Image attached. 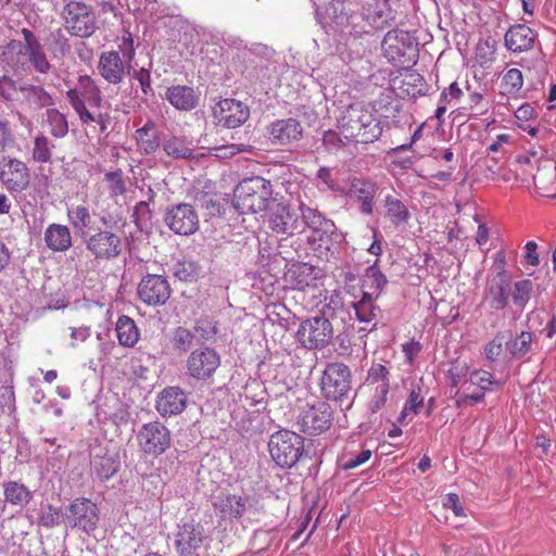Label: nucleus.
<instances>
[{
  "mask_svg": "<svg viewBox=\"0 0 556 556\" xmlns=\"http://www.w3.org/2000/svg\"><path fill=\"white\" fill-rule=\"evenodd\" d=\"M303 231L307 228L311 233L307 236V243L313 248L318 257H327L332 253V248L341 240V235L333 220L327 218L317 208L311 207L301 202L299 205Z\"/></svg>",
  "mask_w": 556,
  "mask_h": 556,
  "instance_id": "nucleus-1",
  "label": "nucleus"
},
{
  "mask_svg": "<svg viewBox=\"0 0 556 556\" xmlns=\"http://www.w3.org/2000/svg\"><path fill=\"white\" fill-rule=\"evenodd\" d=\"M274 201L271 182L261 176L244 178L233 190V207L240 214L268 211Z\"/></svg>",
  "mask_w": 556,
  "mask_h": 556,
  "instance_id": "nucleus-2",
  "label": "nucleus"
},
{
  "mask_svg": "<svg viewBox=\"0 0 556 556\" xmlns=\"http://www.w3.org/2000/svg\"><path fill=\"white\" fill-rule=\"evenodd\" d=\"M339 123L344 138L356 143H371L382 134L380 121L358 104L349 105Z\"/></svg>",
  "mask_w": 556,
  "mask_h": 556,
  "instance_id": "nucleus-3",
  "label": "nucleus"
},
{
  "mask_svg": "<svg viewBox=\"0 0 556 556\" xmlns=\"http://www.w3.org/2000/svg\"><path fill=\"white\" fill-rule=\"evenodd\" d=\"M381 47L388 62L399 67H410L419 55L417 38L403 29L389 30L384 35Z\"/></svg>",
  "mask_w": 556,
  "mask_h": 556,
  "instance_id": "nucleus-4",
  "label": "nucleus"
},
{
  "mask_svg": "<svg viewBox=\"0 0 556 556\" xmlns=\"http://www.w3.org/2000/svg\"><path fill=\"white\" fill-rule=\"evenodd\" d=\"M327 17L340 31L358 36L365 33L364 3L361 0H329Z\"/></svg>",
  "mask_w": 556,
  "mask_h": 556,
  "instance_id": "nucleus-5",
  "label": "nucleus"
},
{
  "mask_svg": "<svg viewBox=\"0 0 556 556\" xmlns=\"http://www.w3.org/2000/svg\"><path fill=\"white\" fill-rule=\"evenodd\" d=\"M268 451L277 466L292 468L304 452V439L294 431L282 429L270 435Z\"/></svg>",
  "mask_w": 556,
  "mask_h": 556,
  "instance_id": "nucleus-6",
  "label": "nucleus"
},
{
  "mask_svg": "<svg viewBox=\"0 0 556 556\" xmlns=\"http://www.w3.org/2000/svg\"><path fill=\"white\" fill-rule=\"evenodd\" d=\"M63 521L72 530L92 535L100 522V509L87 497H76L63 511Z\"/></svg>",
  "mask_w": 556,
  "mask_h": 556,
  "instance_id": "nucleus-7",
  "label": "nucleus"
},
{
  "mask_svg": "<svg viewBox=\"0 0 556 556\" xmlns=\"http://www.w3.org/2000/svg\"><path fill=\"white\" fill-rule=\"evenodd\" d=\"M332 338V324L320 314L301 321L296 331L298 342L307 350H321L331 343Z\"/></svg>",
  "mask_w": 556,
  "mask_h": 556,
  "instance_id": "nucleus-8",
  "label": "nucleus"
},
{
  "mask_svg": "<svg viewBox=\"0 0 556 556\" xmlns=\"http://www.w3.org/2000/svg\"><path fill=\"white\" fill-rule=\"evenodd\" d=\"M141 453L157 457L168 451L173 444L170 430L160 420L143 424L136 435Z\"/></svg>",
  "mask_w": 556,
  "mask_h": 556,
  "instance_id": "nucleus-9",
  "label": "nucleus"
},
{
  "mask_svg": "<svg viewBox=\"0 0 556 556\" xmlns=\"http://www.w3.org/2000/svg\"><path fill=\"white\" fill-rule=\"evenodd\" d=\"M352 388V374L348 365L339 362L326 365L320 379L321 394L328 401H341Z\"/></svg>",
  "mask_w": 556,
  "mask_h": 556,
  "instance_id": "nucleus-10",
  "label": "nucleus"
},
{
  "mask_svg": "<svg viewBox=\"0 0 556 556\" xmlns=\"http://www.w3.org/2000/svg\"><path fill=\"white\" fill-rule=\"evenodd\" d=\"M23 40L10 39L3 47L1 52V61L5 63L12 71L17 74L26 72V51L36 48L40 42L39 38L29 28H22L16 31Z\"/></svg>",
  "mask_w": 556,
  "mask_h": 556,
  "instance_id": "nucleus-11",
  "label": "nucleus"
},
{
  "mask_svg": "<svg viewBox=\"0 0 556 556\" xmlns=\"http://www.w3.org/2000/svg\"><path fill=\"white\" fill-rule=\"evenodd\" d=\"M174 546L178 556H200V549L208 540L205 528L194 520L177 526Z\"/></svg>",
  "mask_w": 556,
  "mask_h": 556,
  "instance_id": "nucleus-12",
  "label": "nucleus"
},
{
  "mask_svg": "<svg viewBox=\"0 0 556 556\" xmlns=\"http://www.w3.org/2000/svg\"><path fill=\"white\" fill-rule=\"evenodd\" d=\"M67 30L77 37L88 38L97 29L93 12L83 2L71 1L63 9Z\"/></svg>",
  "mask_w": 556,
  "mask_h": 556,
  "instance_id": "nucleus-13",
  "label": "nucleus"
},
{
  "mask_svg": "<svg viewBox=\"0 0 556 556\" xmlns=\"http://www.w3.org/2000/svg\"><path fill=\"white\" fill-rule=\"evenodd\" d=\"M333 414L332 407L327 402L319 401L308 405L298 418L300 430L308 435H318L330 429Z\"/></svg>",
  "mask_w": 556,
  "mask_h": 556,
  "instance_id": "nucleus-14",
  "label": "nucleus"
},
{
  "mask_svg": "<svg viewBox=\"0 0 556 556\" xmlns=\"http://www.w3.org/2000/svg\"><path fill=\"white\" fill-rule=\"evenodd\" d=\"M86 249L98 261L117 258L123 252V242L119 236L109 230H98L84 237Z\"/></svg>",
  "mask_w": 556,
  "mask_h": 556,
  "instance_id": "nucleus-15",
  "label": "nucleus"
},
{
  "mask_svg": "<svg viewBox=\"0 0 556 556\" xmlns=\"http://www.w3.org/2000/svg\"><path fill=\"white\" fill-rule=\"evenodd\" d=\"M268 226L281 235H295L303 232V223H301V213L286 202H276L268 208Z\"/></svg>",
  "mask_w": 556,
  "mask_h": 556,
  "instance_id": "nucleus-16",
  "label": "nucleus"
},
{
  "mask_svg": "<svg viewBox=\"0 0 556 556\" xmlns=\"http://www.w3.org/2000/svg\"><path fill=\"white\" fill-rule=\"evenodd\" d=\"M0 181L11 193H21L29 186L30 174L27 165L10 156L0 159Z\"/></svg>",
  "mask_w": 556,
  "mask_h": 556,
  "instance_id": "nucleus-17",
  "label": "nucleus"
},
{
  "mask_svg": "<svg viewBox=\"0 0 556 556\" xmlns=\"http://www.w3.org/2000/svg\"><path fill=\"white\" fill-rule=\"evenodd\" d=\"M164 222L177 235L189 236L199 229L198 213L188 203H178L168 207L164 215Z\"/></svg>",
  "mask_w": 556,
  "mask_h": 556,
  "instance_id": "nucleus-18",
  "label": "nucleus"
},
{
  "mask_svg": "<svg viewBox=\"0 0 556 556\" xmlns=\"http://www.w3.org/2000/svg\"><path fill=\"white\" fill-rule=\"evenodd\" d=\"M219 366V353L208 346L193 350L187 359V371L197 380L210 379Z\"/></svg>",
  "mask_w": 556,
  "mask_h": 556,
  "instance_id": "nucleus-19",
  "label": "nucleus"
},
{
  "mask_svg": "<svg viewBox=\"0 0 556 556\" xmlns=\"http://www.w3.org/2000/svg\"><path fill=\"white\" fill-rule=\"evenodd\" d=\"M323 277L321 269L304 262H292L283 274L285 287L298 291H306L317 287Z\"/></svg>",
  "mask_w": 556,
  "mask_h": 556,
  "instance_id": "nucleus-20",
  "label": "nucleus"
},
{
  "mask_svg": "<svg viewBox=\"0 0 556 556\" xmlns=\"http://www.w3.org/2000/svg\"><path fill=\"white\" fill-rule=\"evenodd\" d=\"M137 293L143 303L161 306L170 298L172 289L165 276L147 274L139 282Z\"/></svg>",
  "mask_w": 556,
  "mask_h": 556,
  "instance_id": "nucleus-21",
  "label": "nucleus"
},
{
  "mask_svg": "<svg viewBox=\"0 0 556 556\" xmlns=\"http://www.w3.org/2000/svg\"><path fill=\"white\" fill-rule=\"evenodd\" d=\"M267 139L274 146H288L303 137V126L293 117L276 119L266 127Z\"/></svg>",
  "mask_w": 556,
  "mask_h": 556,
  "instance_id": "nucleus-22",
  "label": "nucleus"
},
{
  "mask_svg": "<svg viewBox=\"0 0 556 556\" xmlns=\"http://www.w3.org/2000/svg\"><path fill=\"white\" fill-rule=\"evenodd\" d=\"M66 99L70 104L78 101L80 104L88 103L94 108H100L103 102L99 86L89 75H80L78 77L77 86L66 91Z\"/></svg>",
  "mask_w": 556,
  "mask_h": 556,
  "instance_id": "nucleus-23",
  "label": "nucleus"
},
{
  "mask_svg": "<svg viewBox=\"0 0 556 556\" xmlns=\"http://www.w3.org/2000/svg\"><path fill=\"white\" fill-rule=\"evenodd\" d=\"M187 406V394L179 387L163 389L156 399L155 408L163 417L181 414Z\"/></svg>",
  "mask_w": 556,
  "mask_h": 556,
  "instance_id": "nucleus-24",
  "label": "nucleus"
},
{
  "mask_svg": "<svg viewBox=\"0 0 556 556\" xmlns=\"http://www.w3.org/2000/svg\"><path fill=\"white\" fill-rule=\"evenodd\" d=\"M18 89L23 96L22 105L31 112L48 110L55 104L54 97L42 85L24 83Z\"/></svg>",
  "mask_w": 556,
  "mask_h": 556,
  "instance_id": "nucleus-25",
  "label": "nucleus"
},
{
  "mask_svg": "<svg viewBox=\"0 0 556 556\" xmlns=\"http://www.w3.org/2000/svg\"><path fill=\"white\" fill-rule=\"evenodd\" d=\"M511 292V277L505 270H500L491 280L488 287V296L490 307L495 311H502L508 305Z\"/></svg>",
  "mask_w": 556,
  "mask_h": 556,
  "instance_id": "nucleus-26",
  "label": "nucleus"
},
{
  "mask_svg": "<svg viewBox=\"0 0 556 556\" xmlns=\"http://www.w3.org/2000/svg\"><path fill=\"white\" fill-rule=\"evenodd\" d=\"M126 65L118 51L102 52L98 62L101 77L109 84L118 85L125 76Z\"/></svg>",
  "mask_w": 556,
  "mask_h": 556,
  "instance_id": "nucleus-27",
  "label": "nucleus"
},
{
  "mask_svg": "<svg viewBox=\"0 0 556 556\" xmlns=\"http://www.w3.org/2000/svg\"><path fill=\"white\" fill-rule=\"evenodd\" d=\"M249 116V106L241 101L225 99L219 102L218 125L226 128H237L244 124Z\"/></svg>",
  "mask_w": 556,
  "mask_h": 556,
  "instance_id": "nucleus-28",
  "label": "nucleus"
},
{
  "mask_svg": "<svg viewBox=\"0 0 556 556\" xmlns=\"http://www.w3.org/2000/svg\"><path fill=\"white\" fill-rule=\"evenodd\" d=\"M538 34L526 24H515L508 28L504 36L505 47L513 53L531 50Z\"/></svg>",
  "mask_w": 556,
  "mask_h": 556,
  "instance_id": "nucleus-29",
  "label": "nucleus"
},
{
  "mask_svg": "<svg viewBox=\"0 0 556 556\" xmlns=\"http://www.w3.org/2000/svg\"><path fill=\"white\" fill-rule=\"evenodd\" d=\"M212 505L222 520L239 519L247 510V500L229 493L215 496Z\"/></svg>",
  "mask_w": 556,
  "mask_h": 556,
  "instance_id": "nucleus-30",
  "label": "nucleus"
},
{
  "mask_svg": "<svg viewBox=\"0 0 556 556\" xmlns=\"http://www.w3.org/2000/svg\"><path fill=\"white\" fill-rule=\"evenodd\" d=\"M378 187L376 182L369 179L354 177L351 181L350 193L359 202V212L365 215H371L374 212V200Z\"/></svg>",
  "mask_w": 556,
  "mask_h": 556,
  "instance_id": "nucleus-31",
  "label": "nucleus"
},
{
  "mask_svg": "<svg viewBox=\"0 0 556 556\" xmlns=\"http://www.w3.org/2000/svg\"><path fill=\"white\" fill-rule=\"evenodd\" d=\"M47 248L53 252H66L73 245V237L67 226L50 224L43 233Z\"/></svg>",
  "mask_w": 556,
  "mask_h": 556,
  "instance_id": "nucleus-32",
  "label": "nucleus"
},
{
  "mask_svg": "<svg viewBox=\"0 0 556 556\" xmlns=\"http://www.w3.org/2000/svg\"><path fill=\"white\" fill-rule=\"evenodd\" d=\"M166 99L177 110L191 111L198 106L200 97L192 87L177 85L167 88Z\"/></svg>",
  "mask_w": 556,
  "mask_h": 556,
  "instance_id": "nucleus-33",
  "label": "nucleus"
},
{
  "mask_svg": "<svg viewBox=\"0 0 556 556\" xmlns=\"http://www.w3.org/2000/svg\"><path fill=\"white\" fill-rule=\"evenodd\" d=\"M508 337L505 342V350L514 359L526 357L533 350V333L531 331H521L515 336L507 330Z\"/></svg>",
  "mask_w": 556,
  "mask_h": 556,
  "instance_id": "nucleus-34",
  "label": "nucleus"
},
{
  "mask_svg": "<svg viewBox=\"0 0 556 556\" xmlns=\"http://www.w3.org/2000/svg\"><path fill=\"white\" fill-rule=\"evenodd\" d=\"M365 33H368L367 26L382 28L390 18L388 10V0H372L364 3Z\"/></svg>",
  "mask_w": 556,
  "mask_h": 556,
  "instance_id": "nucleus-35",
  "label": "nucleus"
},
{
  "mask_svg": "<svg viewBox=\"0 0 556 556\" xmlns=\"http://www.w3.org/2000/svg\"><path fill=\"white\" fill-rule=\"evenodd\" d=\"M379 260H376L372 265L365 269L362 277V294L371 293L372 296L379 298L388 285V279L379 268Z\"/></svg>",
  "mask_w": 556,
  "mask_h": 556,
  "instance_id": "nucleus-36",
  "label": "nucleus"
},
{
  "mask_svg": "<svg viewBox=\"0 0 556 556\" xmlns=\"http://www.w3.org/2000/svg\"><path fill=\"white\" fill-rule=\"evenodd\" d=\"M135 139L144 154L154 153L161 146L159 131L152 121H148L141 128L136 130Z\"/></svg>",
  "mask_w": 556,
  "mask_h": 556,
  "instance_id": "nucleus-37",
  "label": "nucleus"
},
{
  "mask_svg": "<svg viewBox=\"0 0 556 556\" xmlns=\"http://www.w3.org/2000/svg\"><path fill=\"white\" fill-rule=\"evenodd\" d=\"M4 502L24 507L33 500V492L18 481H7L2 484Z\"/></svg>",
  "mask_w": 556,
  "mask_h": 556,
  "instance_id": "nucleus-38",
  "label": "nucleus"
},
{
  "mask_svg": "<svg viewBox=\"0 0 556 556\" xmlns=\"http://www.w3.org/2000/svg\"><path fill=\"white\" fill-rule=\"evenodd\" d=\"M91 464L92 471L100 481L111 479L119 469V459L116 454L96 455Z\"/></svg>",
  "mask_w": 556,
  "mask_h": 556,
  "instance_id": "nucleus-39",
  "label": "nucleus"
},
{
  "mask_svg": "<svg viewBox=\"0 0 556 556\" xmlns=\"http://www.w3.org/2000/svg\"><path fill=\"white\" fill-rule=\"evenodd\" d=\"M47 47L52 60L62 61L70 55L72 46L62 28L50 31L47 38Z\"/></svg>",
  "mask_w": 556,
  "mask_h": 556,
  "instance_id": "nucleus-40",
  "label": "nucleus"
},
{
  "mask_svg": "<svg viewBox=\"0 0 556 556\" xmlns=\"http://www.w3.org/2000/svg\"><path fill=\"white\" fill-rule=\"evenodd\" d=\"M115 331L121 345L132 348L139 340V330L136 323L129 316L123 315L118 317Z\"/></svg>",
  "mask_w": 556,
  "mask_h": 556,
  "instance_id": "nucleus-41",
  "label": "nucleus"
},
{
  "mask_svg": "<svg viewBox=\"0 0 556 556\" xmlns=\"http://www.w3.org/2000/svg\"><path fill=\"white\" fill-rule=\"evenodd\" d=\"M377 299L371 293H363L358 301L353 302L357 320L366 324L376 320L380 313V307L375 303Z\"/></svg>",
  "mask_w": 556,
  "mask_h": 556,
  "instance_id": "nucleus-42",
  "label": "nucleus"
},
{
  "mask_svg": "<svg viewBox=\"0 0 556 556\" xmlns=\"http://www.w3.org/2000/svg\"><path fill=\"white\" fill-rule=\"evenodd\" d=\"M68 222L81 239L89 235L91 215L85 205H77L67 210Z\"/></svg>",
  "mask_w": 556,
  "mask_h": 556,
  "instance_id": "nucleus-43",
  "label": "nucleus"
},
{
  "mask_svg": "<svg viewBox=\"0 0 556 556\" xmlns=\"http://www.w3.org/2000/svg\"><path fill=\"white\" fill-rule=\"evenodd\" d=\"M384 205L387 207L386 215L392 225L400 226L409 220L410 213L407 206L400 199L388 194L384 199Z\"/></svg>",
  "mask_w": 556,
  "mask_h": 556,
  "instance_id": "nucleus-44",
  "label": "nucleus"
},
{
  "mask_svg": "<svg viewBox=\"0 0 556 556\" xmlns=\"http://www.w3.org/2000/svg\"><path fill=\"white\" fill-rule=\"evenodd\" d=\"M26 71L29 70V66H31L33 70L38 74H48L53 68L42 43H39L36 46V48H31L30 50L26 51Z\"/></svg>",
  "mask_w": 556,
  "mask_h": 556,
  "instance_id": "nucleus-45",
  "label": "nucleus"
},
{
  "mask_svg": "<svg viewBox=\"0 0 556 556\" xmlns=\"http://www.w3.org/2000/svg\"><path fill=\"white\" fill-rule=\"evenodd\" d=\"M46 123L50 127V135L56 139L64 138L68 132L66 116L55 108L46 110Z\"/></svg>",
  "mask_w": 556,
  "mask_h": 556,
  "instance_id": "nucleus-46",
  "label": "nucleus"
},
{
  "mask_svg": "<svg viewBox=\"0 0 556 556\" xmlns=\"http://www.w3.org/2000/svg\"><path fill=\"white\" fill-rule=\"evenodd\" d=\"M301 249L302 239L294 237V235H287V237L281 238L278 243V253L289 263L295 262L301 257Z\"/></svg>",
  "mask_w": 556,
  "mask_h": 556,
  "instance_id": "nucleus-47",
  "label": "nucleus"
},
{
  "mask_svg": "<svg viewBox=\"0 0 556 556\" xmlns=\"http://www.w3.org/2000/svg\"><path fill=\"white\" fill-rule=\"evenodd\" d=\"M169 341L172 349L181 355L190 351L194 342V337L191 329L179 326L174 329Z\"/></svg>",
  "mask_w": 556,
  "mask_h": 556,
  "instance_id": "nucleus-48",
  "label": "nucleus"
},
{
  "mask_svg": "<svg viewBox=\"0 0 556 556\" xmlns=\"http://www.w3.org/2000/svg\"><path fill=\"white\" fill-rule=\"evenodd\" d=\"M193 200L195 205L204 210L208 217L222 214L223 205L216 195L203 190H197L194 192Z\"/></svg>",
  "mask_w": 556,
  "mask_h": 556,
  "instance_id": "nucleus-49",
  "label": "nucleus"
},
{
  "mask_svg": "<svg viewBox=\"0 0 556 556\" xmlns=\"http://www.w3.org/2000/svg\"><path fill=\"white\" fill-rule=\"evenodd\" d=\"M162 146L166 154L173 159L190 160L193 157V150L178 137L165 139Z\"/></svg>",
  "mask_w": 556,
  "mask_h": 556,
  "instance_id": "nucleus-50",
  "label": "nucleus"
},
{
  "mask_svg": "<svg viewBox=\"0 0 556 556\" xmlns=\"http://www.w3.org/2000/svg\"><path fill=\"white\" fill-rule=\"evenodd\" d=\"M201 273V266L190 260L178 261L173 265V275L181 281H195Z\"/></svg>",
  "mask_w": 556,
  "mask_h": 556,
  "instance_id": "nucleus-51",
  "label": "nucleus"
},
{
  "mask_svg": "<svg viewBox=\"0 0 556 556\" xmlns=\"http://www.w3.org/2000/svg\"><path fill=\"white\" fill-rule=\"evenodd\" d=\"M523 86V77L518 68L508 70L501 83L502 93L507 96H517Z\"/></svg>",
  "mask_w": 556,
  "mask_h": 556,
  "instance_id": "nucleus-52",
  "label": "nucleus"
},
{
  "mask_svg": "<svg viewBox=\"0 0 556 556\" xmlns=\"http://www.w3.org/2000/svg\"><path fill=\"white\" fill-rule=\"evenodd\" d=\"M192 334L198 344H205L217 334V328L211 319L200 318L193 326Z\"/></svg>",
  "mask_w": 556,
  "mask_h": 556,
  "instance_id": "nucleus-53",
  "label": "nucleus"
},
{
  "mask_svg": "<svg viewBox=\"0 0 556 556\" xmlns=\"http://www.w3.org/2000/svg\"><path fill=\"white\" fill-rule=\"evenodd\" d=\"M55 146L45 135H39L34 140L33 160L38 163H50L52 157V149Z\"/></svg>",
  "mask_w": 556,
  "mask_h": 556,
  "instance_id": "nucleus-54",
  "label": "nucleus"
},
{
  "mask_svg": "<svg viewBox=\"0 0 556 556\" xmlns=\"http://www.w3.org/2000/svg\"><path fill=\"white\" fill-rule=\"evenodd\" d=\"M16 409L13 375L0 387V415H12Z\"/></svg>",
  "mask_w": 556,
  "mask_h": 556,
  "instance_id": "nucleus-55",
  "label": "nucleus"
},
{
  "mask_svg": "<svg viewBox=\"0 0 556 556\" xmlns=\"http://www.w3.org/2000/svg\"><path fill=\"white\" fill-rule=\"evenodd\" d=\"M388 393L389 390H387V386H382L381 388L375 389V393L367 405L368 422L361 425V427L365 431H367L370 428L368 424L372 422L371 418L386 405Z\"/></svg>",
  "mask_w": 556,
  "mask_h": 556,
  "instance_id": "nucleus-56",
  "label": "nucleus"
},
{
  "mask_svg": "<svg viewBox=\"0 0 556 556\" xmlns=\"http://www.w3.org/2000/svg\"><path fill=\"white\" fill-rule=\"evenodd\" d=\"M532 290L533 283L529 279H522L515 282L514 289H511L510 292L514 304L520 309H523L530 300Z\"/></svg>",
  "mask_w": 556,
  "mask_h": 556,
  "instance_id": "nucleus-57",
  "label": "nucleus"
},
{
  "mask_svg": "<svg viewBox=\"0 0 556 556\" xmlns=\"http://www.w3.org/2000/svg\"><path fill=\"white\" fill-rule=\"evenodd\" d=\"M370 457V450H363L357 454L345 452L338 458V466L342 470H351L363 465L364 463L369 460Z\"/></svg>",
  "mask_w": 556,
  "mask_h": 556,
  "instance_id": "nucleus-58",
  "label": "nucleus"
},
{
  "mask_svg": "<svg viewBox=\"0 0 556 556\" xmlns=\"http://www.w3.org/2000/svg\"><path fill=\"white\" fill-rule=\"evenodd\" d=\"M470 381L480 388L481 391H496L501 389L502 383L493 379L491 372L485 370H476L470 375Z\"/></svg>",
  "mask_w": 556,
  "mask_h": 556,
  "instance_id": "nucleus-59",
  "label": "nucleus"
},
{
  "mask_svg": "<svg viewBox=\"0 0 556 556\" xmlns=\"http://www.w3.org/2000/svg\"><path fill=\"white\" fill-rule=\"evenodd\" d=\"M344 311V300L340 291L334 290L330 295L325 298V304L320 309V315L330 318L334 317L337 313Z\"/></svg>",
  "mask_w": 556,
  "mask_h": 556,
  "instance_id": "nucleus-60",
  "label": "nucleus"
},
{
  "mask_svg": "<svg viewBox=\"0 0 556 556\" xmlns=\"http://www.w3.org/2000/svg\"><path fill=\"white\" fill-rule=\"evenodd\" d=\"M422 406H424V396L421 395V388L420 387L413 388L406 402H405L404 408L397 418V421L403 422L405 416L408 413H413L415 415L418 414Z\"/></svg>",
  "mask_w": 556,
  "mask_h": 556,
  "instance_id": "nucleus-61",
  "label": "nucleus"
},
{
  "mask_svg": "<svg viewBox=\"0 0 556 556\" xmlns=\"http://www.w3.org/2000/svg\"><path fill=\"white\" fill-rule=\"evenodd\" d=\"M508 332L498 331L494 338L484 345V354L488 361L495 362L503 352Z\"/></svg>",
  "mask_w": 556,
  "mask_h": 556,
  "instance_id": "nucleus-62",
  "label": "nucleus"
},
{
  "mask_svg": "<svg viewBox=\"0 0 556 556\" xmlns=\"http://www.w3.org/2000/svg\"><path fill=\"white\" fill-rule=\"evenodd\" d=\"M390 371L381 364H372L368 370L367 381L372 384H377L376 388L387 386V390H390Z\"/></svg>",
  "mask_w": 556,
  "mask_h": 556,
  "instance_id": "nucleus-63",
  "label": "nucleus"
},
{
  "mask_svg": "<svg viewBox=\"0 0 556 556\" xmlns=\"http://www.w3.org/2000/svg\"><path fill=\"white\" fill-rule=\"evenodd\" d=\"M117 47L118 52L123 55V60L128 64V67H130V63L135 59L136 50L132 35L128 29L123 30V35L118 38Z\"/></svg>",
  "mask_w": 556,
  "mask_h": 556,
  "instance_id": "nucleus-64",
  "label": "nucleus"
}]
</instances>
